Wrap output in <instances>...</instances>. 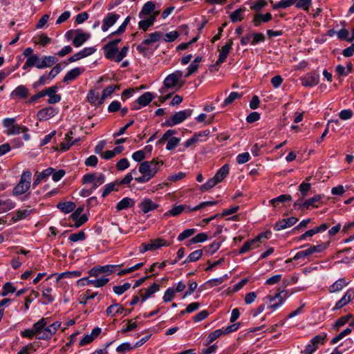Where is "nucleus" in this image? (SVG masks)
I'll use <instances>...</instances> for the list:
<instances>
[{
  "instance_id": "55",
  "label": "nucleus",
  "mask_w": 354,
  "mask_h": 354,
  "mask_svg": "<svg viewBox=\"0 0 354 354\" xmlns=\"http://www.w3.org/2000/svg\"><path fill=\"white\" fill-rule=\"evenodd\" d=\"M219 182L214 177H213L209 179L205 184L202 185L200 187V189L203 192H206L214 187Z\"/></svg>"
},
{
  "instance_id": "57",
  "label": "nucleus",
  "mask_w": 354,
  "mask_h": 354,
  "mask_svg": "<svg viewBox=\"0 0 354 354\" xmlns=\"http://www.w3.org/2000/svg\"><path fill=\"white\" fill-rule=\"evenodd\" d=\"M15 291L16 288L13 286V284L12 283L7 282L3 285L2 288L1 295L3 297H6L10 293L15 292Z\"/></svg>"
},
{
  "instance_id": "52",
  "label": "nucleus",
  "mask_w": 354,
  "mask_h": 354,
  "mask_svg": "<svg viewBox=\"0 0 354 354\" xmlns=\"http://www.w3.org/2000/svg\"><path fill=\"white\" fill-rule=\"evenodd\" d=\"M162 34L160 32H154L148 35V37L145 39L144 44H147L148 46L153 44V43L158 41L160 37Z\"/></svg>"
},
{
  "instance_id": "30",
  "label": "nucleus",
  "mask_w": 354,
  "mask_h": 354,
  "mask_svg": "<svg viewBox=\"0 0 354 354\" xmlns=\"http://www.w3.org/2000/svg\"><path fill=\"white\" fill-rule=\"evenodd\" d=\"M16 204L10 198H0V213L6 212L15 207Z\"/></svg>"
},
{
  "instance_id": "60",
  "label": "nucleus",
  "mask_w": 354,
  "mask_h": 354,
  "mask_svg": "<svg viewBox=\"0 0 354 354\" xmlns=\"http://www.w3.org/2000/svg\"><path fill=\"white\" fill-rule=\"evenodd\" d=\"M175 295H176V292L174 290V287L168 288L165 290L164 296L162 297L163 301L165 302H169V301H171L174 298Z\"/></svg>"
},
{
  "instance_id": "20",
  "label": "nucleus",
  "mask_w": 354,
  "mask_h": 354,
  "mask_svg": "<svg viewBox=\"0 0 354 354\" xmlns=\"http://www.w3.org/2000/svg\"><path fill=\"white\" fill-rule=\"evenodd\" d=\"M90 34L82 32L80 30H76L75 35L73 39V44L75 47L79 48L82 46L90 38Z\"/></svg>"
},
{
  "instance_id": "9",
  "label": "nucleus",
  "mask_w": 354,
  "mask_h": 354,
  "mask_svg": "<svg viewBox=\"0 0 354 354\" xmlns=\"http://www.w3.org/2000/svg\"><path fill=\"white\" fill-rule=\"evenodd\" d=\"M167 243L165 240L158 238L153 241H152L150 243H143L139 247V251L140 253H145L149 250H157L162 246L167 245Z\"/></svg>"
},
{
  "instance_id": "13",
  "label": "nucleus",
  "mask_w": 354,
  "mask_h": 354,
  "mask_svg": "<svg viewBox=\"0 0 354 354\" xmlns=\"http://www.w3.org/2000/svg\"><path fill=\"white\" fill-rule=\"evenodd\" d=\"M353 299L354 290L353 289H348L344 295L335 304L332 310L335 311L341 309Z\"/></svg>"
},
{
  "instance_id": "25",
  "label": "nucleus",
  "mask_w": 354,
  "mask_h": 354,
  "mask_svg": "<svg viewBox=\"0 0 354 354\" xmlns=\"http://www.w3.org/2000/svg\"><path fill=\"white\" fill-rule=\"evenodd\" d=\"M57 90V87L54 86L43 91L44 93H45V95L48 97V103L55 104L60 101L61 97L56 94Z\"/></svg>"
},
{
  "instance_id": "4",
  "label": "nucleus",
  "mask_w": 354,
  "mask_h": 354,
  "mask_svg": "<svg viewBox=\"0 0 354 354\" xmlns=\"http://www.w3.org/2000/svg\"><path fill=\"white\" fill-rule=\"evenodd\" d=\"M39 321H44V326L40 328L39 339H50L57 331L61 326L60 322H55L49 324L48 318H41Z\"/></svg>"
},
{
  "instance_id": "11",
  "label": "nucleus",
  "mask_w": 354,
  "mask_h": 354,
  "mask_svg": "<svg viewBox=\"0 0 354 354\" xmlns=\"http://www.w3.org/2000/svg\"><path fill=\"white\" fill-rule=\"evenodd\" d=\"M120 15L115 12L108 13L102 20V30L106 32L119 19Z\"/></svg>"
},
{
  "instance_id": "27",
  "label": "nucleus",
  "mask_w": 354,
  "mask_h": 354,
  "mask_svg": "<svg viewBox=\"0 0 354 354\" xmlns=\"http://www.w3.org/2000/svg\"><path fill=\"white\" fill-rule=\"evenodd\" d=\"M124 308L120 306L119 304H113L106 308V313L108 316L116 317L118 315L122 314Z\"/></svg>"
},
{
  "instance_id": "43",
  "label": "nucleus",
  "mask_w": 354,
  "mask_h": 354,
  "mask_svg": "<svg viewBox=\"0 0 354 354\" xmlns=\"http://www.w3.org/2000/svg\"><path fill=\"white\" fill-rule=\"evenodd\" d=\"M53 289L51 287H43L42 289V297L44 299H45V301L44 304H50L52 303L55 297L52 295Z\"/></svg>"
},
{
  "instance_id": "42",
  "label": "nucleus",
  "mask_w": 354,
  "mask_h": 354,
  "mask_svg": "<svg viewBox=\"0 0 354 354\" xmlns=\"http://www.w3.org/2000/svg\"><path fill=\"white\" fill-rule=\"evenodd\" d=\"M160 289V286L157 283H153L149 286L147 289L145 290L143 293H141L142 301L148 299L152 294L158 292Z\"/></svg>"
},
{
  "instance_id": "26",
  "label": "nucleus",
  "mask_w": 354,
  "mask_h": 354,
  "mask_svg": "<svg viewBox=\"0 0 354 354\" xmlns=\"http://www.w3.org/2000/svg\"><path fill=\"white\" fill-rule=\"evenodd\" d=\"M31 213H32V209H18L15 212H14L10 221L12 223H17L21 220L26 218Z\"/></svg>"
},
{
  "instance_id": "33",
  "label": "nucleus",
  "mask_w": 354,
  "mask_h": 354,
  "mask_svg": "<svg viewBox=\"0 0 354 354\" xmlns=\"http://www.w3.org/2000/svg\"><path fill=\"white\" fill-rule=\"evenodd\" d=\"M134 204V201L132 198L126 197L122 198L120 201L116 205V209L118 211H121L123 209H126L129 207H133Z\"/></svg>"
},
{
  "instance_id": "15",
  "label": "nucleus",
  "mask_w": 354,
  "mask_h": 354,
  "mask_svg": "<svg viewBox=\"0 0 354 354\" xmlns=\"http://www.w3.org/2000/svg\"><path fill=\"white\" fill-rule=\"evenodd\" d=\"M297 218L295 216L283 218L275 223L274 229L276 231H280L288 227H290L294 225L297 222Z\"/></svg>"
},
{
  "instance_id": "31",
  "label": "nucleus",
  "mask_w": 354,
  "mask_h": 354,
  "mask_svg": "<svg viewBox=\"0 0 354 354\" xmlns=\"http://www.w3.org/2000/svg\"><path fill=\"white\" fill-rule=\"evenodd\" d=\"M53 171H54V169L49 167V168L44 170L41 173H39L36 176V178L32 183L33 188H35L40 183V182L42 180L48 177L49 176H50L53 174Z\"/></svg>"
},
{
  "instance_id": "8",
  "label": "nucleus",
  "mask_w": 354,
  "mask_h": 354,
  "mask_svg": "<svg viewBox=\"0 0 354 354\" xmlns=\"http://www.w3.org/2000/svg\"><path fill=\"white\" fill-rule=\"evenodd\" d=\"M262 239H268L267 233L259 234L254 239L245 242L239 250V254H244L247 252L258 248L261 242Z\"/></svg>"
},
{
  "instance_id": "53",
  "label": "nucleus",
  "mask_w": 354,
  "mask_h": 354,
  "mask_svg": "<svg viewBox=\"0 0 354 354\" xmlns=\"http://www.w3.org/2000/svg\"><path fill=\"white\" fill-rule=\"evenodd\" d=\"M312 254L311 252H310V250L308 248H307L306 250H301L300 252H298L292 259H288L286 261V263H290L291 262L292 260H298V259H304L306 258V257L309 256Z\"/></svg>"
},
{
  "instance_id": "34",
  "label": "nucleus",
  "mask_w": 354,
  "mask_h": 354,
  "mask_svg": "<svg viewBox=\"0 0 354 354\" xmlns=\"http://www.w3.org/2000/svg\"><path fill=\"white\" fill-rule=\"evenodd\" d=\"M39 57L37 54L32 55L29 57L27 58L26 62L23 65L22 68L24 70H27L31 67H36L37 68V65L39 63Z\"/></svg>"
},
{
  "instance_id": "61",
  "label": "nucleus",
  "mask_w": 354,
  "mask_h": 354,
  "mask_svg": "<svg viewBox=\"0 0 354 354\" xmlns=\"http://www.w3.org/2000/svg\"><path fill=\"white\" fill-rule=\"evenodd\" d=\"M267 5V1L266 0H256L254 1L250 8L254 11H260L263 7Z\"/></svg>"
},
{
  "instance_id": "2",
  "label": "nucleus",
  "mask_w": 354,
  "mask_h": 354,
  "mask_svg": "<svg viewBox=\"0 0 354 354\" xmlns=\"http://www.w3.org/2000/svg\"><path fill=\"white\" fill-rule=\"evenodd\" d=\"M121 40V38H118L104 46L103 50L106 58L120 62L127 56L129 51L128 46H124L120 51L118 50V45Z\"/></svg>"
},
{
  "instance_id": "39",
  "label": "nucleus",
  "mask_w": 354,
  "mask_h": 354,
  "mask_svg": "<svg viewBox=\"0 0 354 354\" xmlns=\"http://www.w3.org/2000/svg\"><path fill=\"white\" fill-rule=\"evenodd\" d=\"M222 335H224L221 328L216 329L213 332L210 333L205 339V345H209L216 339L219 338Z\"/></svg>"
},
{
  "instance_id": "36",
  "label": "nucleus",
  "mask_w": 354,
  "mask_h": 354,
  "mask_svg": "<svg viewBox=\"0 0 354 354\" xmlns=\"http://www.w3.org/2000/svg\"><path fill=\"white\" fill-rule=\"evenodd\" d=\"M119 89L117 85H110L106 87L103 91L100 99L99 103H102L107 97H110L116 90Z\"/></svg>"
},
{
  "instance_id": "1",
  "label": "nucleus",
  "mask_w": 354,
  "mask_h": 354,
  "mask_svg": "<svg viewBox=\"0 0 354 354\" xmlns=\"http://www.w3.org/2000/svg\"><path fill=\"white\" fill-rule=\"evenodd\" d=\"M164 162L158 158H153L149 161L142 162L138 167V171L142 175L136 177L135 180L140 184L149 182L160 170Z\"/></svg>"
},
{
  "instance_id": "6",
  "label": "nucleus",
  "mask_w": 354,
  "mask_h": 354,
  "mask_svg": "<svg viewBox=\"0 0 354 354\" xmlns=\"http://www.w3.org/2000/svg\"><path fill=\"white\" fill-rule=\"evenodd\" d=\"M3 127L6 129L5 133L10 135H18L21 132H26L28 131V128L24 126H20L17 124L16 119L6 118L3 121Z\"/></svg>"
},
{
  "instance_id": "24",
  "label": "nucleus",
  "mask_w": 354,
  "mask_h": 354,
  "mask_svg": "<svg viewBox=\"0 0 354 354\" xmlns=\"http://www.w3.org/2000/svg\"><path fill=\"white\" fill-rule=\"evenodd\" d=\"M28 95V89L24 85L17 86L10 93L12 99H24Z\"/></svg>"
},
{
  "instance_id": "38",
  "label": "nucleus",
  "mask_w": 354,
  "mask_h": 354,
  "mask_svg": "<svg viewBox=\"0 0 354 354\" xmlns=\"http://www.w3.org/2000/svg\"><path fill=\"white\" fill-rule=\"evenodd\" d=\"M57 208L59 209L62 212L65 214L73 212L75 208V204L73 202H62L59 203L57 205Z\"/></svg>"
},
{
  "instance_id": "49",
  "label": "nucleus",
  "mask_w": 354,
  "mask_h": 354,
  "mask_svg": "<svg viewBox=\"0 0 354 354\" xmlns=\"http://www.w3.org/2000/svg\"><path fill=\"white\" fill-rule=\"evenodd\" d=\"M292 197L288 194H282L270 201V203L274 207H277L278 204L283 203L287 201H290Z\"/></svg>"
},
{
  "instance_id": "50",
  "label": "nucleus",
  "mask_w": 354,
  "mask_h": 354,
  "mask_svg": "<svg viewBox=\"0 0 354 354\" xmlns=\"http://www.w3.org/2000/svg\"><path fill=\"white\" fill-rule=\"evenodd\" d=\"M245 10V8H240L232 12L230 16L231 21L233 22L241 21L243 19Z\"/></svg>"
},
{
  "instance_id": "56",
  "label": "nucleus",
  "mask_w": 354,
  "mask_h": 354,
  "mask_svg": "<svg viewBox=\"0 0 354 354\" xmlns=\"http://www.w3.org/2000/svg\"><path fill=\"white\" fill-rule=\"evenodd\" d=\"M130 288L131 283L127 282L122 285L114 286L113 290L116 295H121L127 290H128Z\"/></svg>"
},
{
  "instance_id": "44",
  "label": "nucleus",
  "mask_w": 354,
  "mask_h": 354,
  "mask_svg": "<svg viewBox=\"0 0 354 354\" xmlns=\"http://www.w3.org/2000/svg\"><path fill=\"white\" fill-rule=\"evenodd\" d=\"M208 239V235L207 233L201 232L196 234L192 239H191L187 243V245L189 246L194 243H203Z\"/></svg>"
},
{
  "instance_id": "29",
  "label": "nucleus",
  "mask_w": 354,
  "mask_h": 354,
  "mask_svg": "<svg viewBox=\"0 0 354 354\" xmlns=\"http://www.w3.org/2000/svg\"><path fill=\"white\" fill-rule=\"evenodd\" d=\"M348 284V282L345 279L342 278L337 280L329 287L330 292H337L342 290L344 287Z\"/></svg>"
},
{
  "instance_id": "51",
  "label": "nucleus",
  "mask_w": 354,
  "mask_h": 354,
  "mask_svg": "<svg viewBox=\"0 0 354 354\" xmlns=\"http://www.w3.org/2000/svg\"><path fill=\"white\" fill-rule=\"evenodd\" d=\"M328 226L327 224L323 223V224L320 225L319 226H317L313 229L307 230L306 232V235H308V237H311V236L315 235L316 234L326 231L328 229Z\"/></svg>"
},
{
  "instance_id": "5",
  "label": "nucleus",
  "mask_w": 354,
  "mask_h": 354,
  "mask_svg": "<svg viewBox=\"0 0 354 354\" xmlns=\"http://www.w3.org/2000/svg\"><path fill=\"white\" fill-rule=\"evenodd\" d=\"M32 174L30 171H23L19 181L13 188L12 194L19 196L26 193L30 187Z\"/></svg>"
},
{
  "instance_id": "3",
  "label": "nucleus",
  "mask_w": 354,
  "mask_h": 354,
  "mask_svg": "<svg viewBox=\"0 0 354 354\" xmlns=\"http://www.w3.org/2000/svg\"><path fill=\"white\" fill-rule=\"evenodd\" d=\"M288 297V291L282 290L274 295H267L263 300L268 304L267 308L274 312L284 304Z\"/></svg>"
},
{
  "instance_id": "62",
  "label": "nucleus",
  "mask_w": 354,
  "mask_h": 354,
  "mask_svg": "<svg viewBox=\"0 0 354 354\" xmlns=\"http://www.w3.org/2000/svg\"><path fill=\"white\" fill-rule=\"evenodd\" d=\"M109 282V279L106 277H100L96 279L91 280V284L94 287L100 288L106 285Z\"/></svg>"
},
{
  "instance_id": "10",
  "label": "nucleus",
  "mask_w": 354,
  "mask_h": 354,
  "mask_svg": "<svg viewBox=\"0 0 354 354\" xmlns=\"http://www.w3.org/2000/svg\"><path fill=\"white\" fill-rule=\"evenodd\" d=\"M189 115V113H187V112H176L174 115L165 120L164 125L173 127L178 124L187 118Z\"/></svg>"
},
{
  "instance_id": "37",
  "label": "nucleus",
  "mask_w": 354,
  "mask_h": 354,
  "mask_svg": "<svg viewBox=\"0 0 354 354\" xmlns=\"http://www.w3.org/2000/svg\"><path fill=\"white\" fill-rule=\"evenodd\" d=\"M80 274H81V273L79 271L64 272H62L59 274H51L50 276L48 277V279H50L53 276H56V281L57 282L59 280H61L62 279L72 278V277L75 278V277H80Z\"/></svg>"
},
{
  "instance_id": "17",
  "label": "nucleus",
  "mask_w": 354,
  "mask_h": 354,
  "mask_svg": "<svg viewBox=\"0 0 354 354\" xmlns=\"http://www.w3.org/2000/svg\"><path fill=\"white\" fill-rule=\"evenodd\" d=\"M44 321H38L33 324L32 329H26L21 332V335L23 337L32 338L35 335H37V337H39L40 328L44 326Z\"/></svg>"
},
{
  "instance_id": "18",
  "label": "nucleus",
  "mask_w": 354,
  "mask_h": 354,
  "mask_svg": "<svg viewBox=\"0 0 354 354\" xmlns=\"http://www.w3.org/2000/svg\"><path fill=\"white\" fill-rule=\"evenodd\" d=\"M233 45L232 40H230L225 46H223L219 50L218 58L216 62V66H220L227 59L230 51L231 50Z\"/></svg>"
},
{
  "instance_id": "47",
  "label": "nucleus",
  "mask_w": 354,
  "mask_h": 354,
  "mask_svg": "<svg viewBox=\"0 0 354 354\" xmlns=\"http://www.w3.org/2000/svg\"><path fill=\"white\" fill-rule=\"evenodd\" d=\"M297 0H281L279 2L274 3L272 6L274 10H278L279 8H287L294 5Z\"/></svg>"
},
{
  "instance_id": "12",
  "label": "nucleus",
  "mask_w": 354,
  "mask_h": 354,
  "mask_svg": "<svg viewBox=\"0 0 354 354\" xmlns=\"http://www.w3.org/2000/svg\"><path fill=\"white\" fill-rule=\"evenodd\" d=\"M183 76V73L181 71H176V72L167 75L164 80V84L167 88H173L176 86L179 81Z\"/></svg>"
},
{
  "instance_id": "59",
  "label": "nucleus",
  "mask_w": 354,
  "mask_h": 354,
  "mask_svg": "<svg viewBox=\"0 0 354 354\" xmlns=\"http://www.w3.org/2000/svg\"><path fill=\"white\" fill-rule=\"evenodd\" d=\"M295 4L297 8L307 11L312 4V0H297Z\"/></svg>"
},
{
  "instance_id": "46",
  "label": "nucleus",
  "mask_w": 354,
  "mask_h": 354,
  "mask_svg": "<svg viewBox=\"0 0 354 354\" xmlns=\"http://www.w3.org/2000/svg\"><path fill=\"white\" fill-rule=\"evenodd\" d=\"M203 250H195L189 254V256L187 257V259L184 261L183 263L195 262L201 258V257L203 256Z\"/></svg>"
},
{
  "instance_id": "63",
  "label": "nucleus",
  "mask_w": 354,
  "mask_h": 354,
  "mask_svg": "<svg viewBox=\"0 0 354 354\" xmlns=\"http://www.w3.org/2000/svg\"><path fill=\"white\" fill-rule=\"evenodd\" d=\"M88 101L93 104H100L98 100V93H97L95 91L91 90L89 91L87 95Z\"/></svg>"
},
{
  "instance_id": "28",
  "label": "nucleus",
  "mask_w": 354,
  "mask_h": 354,
  "mask_svg": "<svg viewBox=\"0 0 354 354\" xmlns=\"http://www.w3.org/2000/svg\"><path fill=\"white\" fill-rule=\"evenodd\" d=\"M73 132L70 131L65 135L64 140L60 145L62 151H65L70 149V147L78 141V139L73 140Z\"/></svg>"
},
{
  "instance_id": "32",
  "label": "nucleus",
  "mask_w": 354,
  "mask_h": 354,
  "mask_svg": "<svg viewBox=\"0 0 354 354\" xmlns=\"http://www.w3.org/2000/svg\"><path fill=\"white\" fill-rule=\"evenodd\" d=\"M82 73V70L78 68H74L66 73L65 76L64 77L63 82H69L75 79H76Z\"/></svg>"
},
{
  "instance_id": "64",
  "label": "nucleus",
  "mask_w": 354,
  "mask_h": 354,
  "mask_svg": "<svg viewBox=\"0 0 354 354\" xmlns=\"http://www.w3.org/2000/svg\"><path fill=\"white\" fill-rule=\"evenodd\" d=\"M129 167V161L127 158L120 159L116 164V168L119 171H124Z\"/></svg>"
},
{
  "instance_id": "22",
  "label": "nucleus",
  "mask_w": 354,
  "mask_h": 354,
  "mask_svg": "<svg viewBox=\"0 0 354 354\" xmlns=\"http://www.w3.org/2000/svg\"><path fill=\"white\" fill-rule=\"evenodd\" d=\"M160 12H157L152 16L149 17L140 18V21L138 23V27L144 31H146L150 26H151L158 16Z\"/></svg>"
},
{
  "instance_id": "45",
  "label": "nucleus",
  "mask_w": 354,
  "mask_h": 354,
  "mask_svg": "<svg viewBox=\"0 0 354 354\" xmlns=\"http://www.w3.org/2000/svg\"><path fill=\"white\" fill-rule=\"evenodd\" d=\"M242 97V94L238 92H232L230 95L224 100L223 104H221V108H224L225 106L231 104L234 102L236 99H239Z\"/></svg>"
},
{
  "instance_id": "41",
  "label": "nucleus",
  "mask_w": 354,
  "mask_h": 354,
  "mask_svg": "<svg viewBox=\"0 0 354 354\" xmlns=\"http://www.w3.org/2000/svg\"><path fill=\"white\" fill-rule=\"evenodd\" d=\"M153 98V95L150 92H145L140 97H139L137 100L138 103L141 106H145L148 105Z\"/></svg>"
},
{
  "instance_id": "58",
  "label": "nucleus",
  "mask_w": 354,
  "mask_h": 354,
  "mask_svg": "<svg viewBox=\"0 0 354 354\" xmlns=\"http://www.w3.org/2000/svg\"><path fill=\"white\" fill-rule=\"evenodd\" d=\"M196 230L195 228L187 229L182 232L178 236V241H183L185 239L192 236L195 234Z\"/></svg>"
},
{
  "instance_id": "35",
  "label": "nucleus",
  "mask_w": 354,
  "mask_h": 354,
  "mask_svg": "<svg viewBox=\"0 0 354 354\" xmlns=\"http://www.w3.org/2000/svg\"><path fill=\"white\" fill-rule=\"evenodd\" d=\"M186 208L187 207L184 205H175L171 209L166 212L164 214V216H177L185 210Z\"/></svg>"
},
{
  "instance_id": "7",
  "label": "nucleus",
  "mask_w": 354,
  "mask_h": 354,
  "mask_svg": "<svg viewBox=\"0 0 354 354\" xmlns=\"http://www.w3.org/2000/svg\"><path fill=\"white\" fill-rule=\"evenodd\" d=\"M105 182V176L102 173H89L83 176L84 184H92L93 189H95Z\"/></svg>"
},
{
  "instance_id": "19",
  "label": "nucleus",
  "mask_w": 354,
  "mask_h": 354,
  "mask_svg": "<svg viewBox=\"0 0 354 354\" xmlns=\"http://www.w3.org/2000/svg\"><path fill=\"white\" fill-rule=\"evenodd\" d=\"M319 82V75L316 73H310L306 75L301 79L302 85L304 86H314Z\"/></svg>"
},
{
  "instance_id": "16",
  "label": "nucleus",
  "mask_w": 354,
  "mask_h": 354,
  "mask_svg": "<svg viewBox=\"0 0 354 354\" xmlns=\"http://www.w3.org/2000/svg\"><path fill=\"white\" fill-rule=\"evenodd\" d=\"M156 6L155 3L152 1H147L144 4L141 10L139 12V18L149 17L152 16L158 11L155 10Z\"/></svg>"
},
{
  "instance_id": "21",
  "label": "nucleus",
  "mask_w": 354,
  "mask_h": 354,
  "mask_svg": "<svg viewBox=\"0 0 354 354\" xmlns=\"http://www.w3.org/2000/svg\"><path fill=\"white\" fill-rule=\"evenodd\" d=\"M140 208L143 213L147 214L151 211H153L158 207V204L151 200L150 198H145L142 199L139 205Z\"/></svg>"
},
{
  "instance_id": "54",
  "label": "nucleus",
  "mask_w": 354,
  "mask_h": 354,
  "mask_svg": "<svg viewBox=\"0 0 354 354\" xmlns=\"http://www.w3.org/2000/svg\"><path fill=\"white\" fill-rule=\"evenodd\" d=\"M180 142V138L174 137L173 136H171L167 141L166 149L168 151H171L174 149L179 145Z\"/></svg>"
},
{
  "instance_id": "14",
  "label": "nucleus",
  "mask_w": 354,
  "mask_h": 354,
  "mask_svg": "<svg viewBox=\"0 0 354 354\" xmlns=\"http://www.w3.org/2000/svg\"><path fill=\"white\" fill-rule=\"evenodd\" d=\"M83 210V207H79L71 215V218L75 222V226L76 227H80L88 220L87 216L85 214H82Z\"/></svg>"
},
{
  "instance_id": "40",
  "label": "nucleus",
  "mask_w": 354,
  "mask_h": 354,
  "mask_svg": "<svg viewBox=\"0 0 354 354\" xmlns=\"http://www.w3.org/2000/svg\"><path fill=\"white\" fill-rule=\"evenodd\" d=\"M321 198L320 195H316L304 202L301 207L306 209H308L310 207H318L317 203L320 202Z\"/></svg>"
},
{
  "instance_id": "48",
  "label": "nucleus",
  "mask_w": 354,
  "mask_h": 354,
  "mask_svg": "<svg viewBox=\"0 0 354 354\" xmlns=\"http://www.w3.org/2000/svg\"><path fill=\"white\" fill-rule=\"evenodd\" d=\"M229 174V166L224 165L214 176L219 183L221 182Z\"/></svg>"
},
{
  "instance_id": "23",
  "label": "nucleus",
  "mask_w": 354,
  "mask_h": 354,
  "mask_svg": "<svg viewBox=\"0 0 354 354\" xmlns=\"http://www.w3.org/2000/svg\"><path fill=\"white\" fill-rule=\"evenodd\" d=\"M57 62V59L51 55L48 56H43L42 57L39 58V63L37 65L38 69H44L48 67L51 66L54 64H55Z\"/></svg>"
}]
</instances>
